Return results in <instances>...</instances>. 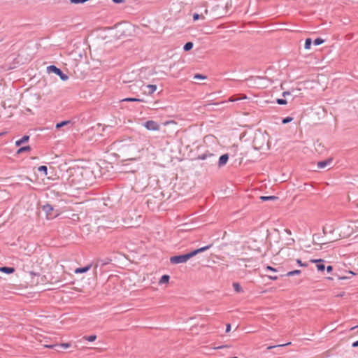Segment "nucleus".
I'll return each mask as SVG.
<instances>
[{
  "label": "nucleus",
  "instance_id": "f03ea898",
  "mask_svg": "<svg viewBox=\"0 0 358 358\" xmlns=\"http://www.w3.org/2000/svg\"><path fill=\"white\" fill-rule=\"evenodd\" d=\"M83 176V173L80 170H74L73 172L71 171L70 175L68 178V182L71 186H76L80 185L82 181L80 177Z\"/></svg>",
  "mask_w": 358,
  "mask_h": 358
},
{
  "label": "nucleus",
  "instance_id": "37998d69",
  "mask_svg": "<svg viewBox=\"0 0 358 358\" xmlns=\"http://www.w3.org/2000/svg\"><path fill=\"white\" fill-rule=\"evenodd\" d=\"M113 1L115 3H123L124 1V0H113Z\"/></svg>",
  "mask_w": 358,
  "mask_h": 358
},
{
  "label": "nucleus",
  "instance_id": "7c9ffc66",
  "mask_svg": "<svg viewBox=\"0 0 358 358\" xmlns=\"http://www.w3.org/2000/svg\"><path fill=\"white\" fill-rule=\"evenodd\" d=\"M276 103L279 105H285L287 103V101L285 99H277Z\"/></svg>",
  "mask_w": 358,
  "mask_h": 358
},
{
  "label": "nucleus",
  "instance_id": "7ed1b4c3",
  "mask_svg": "<svg viewBox=\"0 0 358 358\" xmlns=\"http://www.w3.org/2000/svg\"><path fill=\"white\" fill-rule=\"evenodd\" d=\"M47 71L49 73H53L55 75L58 76L60 79L63 81H66L69 79V76L65 74L61 69L57 67L55 65H50L47 67Z\"/></svg>",
  "mask_w": 358,
  "mask_h": 358
},
{
  "label": "nucleus",
  "instance_id": "a211bd4d",
  "mask_svg": "<svg viewBox=\"0 0 358 358\" xmlns=\"http://www.w3.org/2000/svg\"><path fill=\"white\" fill-rule=\"evenodd\" d=\"M210 154V152L209 151H207L205 153L203 154H201V155H199L196 157V159H198V160H207L208 158V155Z\"/></svg>",
  "mask_w": 358,
  "mask_h": 358
},
{
  "label": "nucleus",
  "instance_id": "72a5a7b5",
  "mask_svg": "<svg viewBox=\"0 0 358 358\" xmlns=\"http://www.w3.org/2000/svg\"><path fill=\"white\" fill-rule=\"evenodd\" d=\"M201 17V15L198 13H194L193 14V16H192V19L194 21H196L198 20H199Z\"/></svg>",
  "mask_w": 358,
  "mask_h": 358
},
{
  "label": "nucleus",
  "instance_id": "e433bc0d",
  "mask_svg": "<svg viewBox=\"0 0 358 358\" xmlns=\"http://www.w3.org/2000/svg\"><path fill=\"white\" fill-rule=\"evenodd\" d=\"M325 269L327 270V271L328 273H331V272H332V271H333V266H331V265H329V266H327V267H325Z\"/></svg>",
  "mask_w": 358,
  "mask_h": 358
},
{
  "label": "nucleus",
  "instance_id": "f8f14e48",
  "mask_svg": "<svg viewBox=\"0 0 358 358\" xmlns=\"http://www.w3.org/2000/svg\"><path fill=\"white\" fill-rule=\"evenodd\" d=\"M29 140V136L24 135L21 138L15 141V145L17 147L20 146L22 144L28 142Z\"/></svg>",
  "mask_w": 358,
  "mask_h": 358
},
{
  "label": "nucleus",
  "instance_id": "2f4dec72",
  "mask_svg": "<svg viewBox=\"0 0 358 358\" xmlns=\"http://www.w3.org/2000/svg\"><path fill=\"white\" fill-rule=\"evenodd\" d=\"M296 263H297L300 266H303V267H307V266H308V263H306H306H303V262H301V259H296Z\"/></svg>",
  "mask_w": 358,
  "mask_h": 358
},
{
  "label": "nucleus",
  "instance_id": "393cba45",
  "mask_svg": "<svg viewBox=\"0 0 358 358\" xmlns=\"http://www.w3.org/2000/svg\"><path fill=\"white\" fill-rule=\"evenodd\" d=\"M301 273V270L296 269V270L287 272L285 275L289 277V276H293L295 275H299Z\"/></svg>",
  "mask_w": 358,
  "mask_h": 358
},
{
  "label": "nucleus",
  "instance_id": "de8ad7c7",
  "mask_svg": "<svg viewBox=\"0 0 358 358\" xmlns=\"http://www.w3.org/2000/svg\"><path fill=\"white\" fill-rule=\"evenodd\" d=\"M348 273H350V274H351V275H356L353 271H348Z\"/></svg>",
  "mask_w": 358,
  "mask_h": 358
},
{
  "label": "nucleus",
  "instance_id": "bb28decb",
  "mask_svg": "<svg viewBox=\"0 0 358 358\" xmlns=\"http://www.w3.org/2000/svg\"><path fill=\"white\" fill-rule=\"evenodd\" d=\"M193 45H194V44H193V43H192V42H190V41L187 42V43L184 45V46H183V50H184V51H189V50H192V48H193Z\"/></svg>",
  "mask_w": 358,
  "mask_h": 358
},
{
  "label": "nucleus",
  "instance_id": "8fccbe9b",
  "mask_svg": "<svg viewBox=\"0 0 358 358\" xmlns=\"http://www.w3.org/2000/svg\"><path fill=\"white\" fill-rule=\"evenodd\" d=\"M357 333H358V331H357Z\"/></svg>",
  "mask_w": 358,
  "mask_h": 358
},
{
  "label": "nucleus",
  "instance_id": "20e7f679",
  "mask_svg": "<svg viewBox=\"0 0 358 358\" xmlns=\"http://www.w3.org/2000/svg\"><path fill=\"white\" fill-rule=\"evenodd\" d=\"M45 348H49V349H54L57 352H61V349H66L71 346V343H55V344H50V345H45Z\"/></svg>",
  "mask_w": 358,
  "mask_h": 358
},
{
  "label": "nucleus",
  "instance_id": "423d86ee",
  "mask_svg": "<svg viewBox=\"0 0 358 358\" xmlns=\"http://www.w3.org/2000/svg\"><path fill=\"white\" fill-rule=\"evenodd\" d=\"M312 263L316 264V267L318 271L324 272L325 270V261L322 259H312L310 261Z\"/></svg>",
  "mask_w": 358,
  "mask_h": 358
},
{
  "label": "nucleus",
  "instance_id": "4be33fe9",
  "mask_svg": "<svg viewBox=\"0 0 358 358\" xmlns=\"http://www.w3.org/2000/svg\"><path fill=\"white\" fill-rule=\"evenodd\" d=\"M38 171L40 173H43L45 176H48V167L45 165H42L38 167Z\"/></svg>",
  "mask_w": 358,
  "mask_h": 358
},
{
  "label": "nucleus",
  "instance_id": "4c0bfd02",
  "mask_svg": "<svg viewBox=\"0 0 358 358\" xmlns=\"http://www.w3.org/2000/svg\"><path fill=\"white\" fill-rule=\"evenodd\" d=\"M291 94L290 91H285L282 92V96L285 97Z\"/></svg>",
  "mask_w": 358,
  "mask_h": 358
},
{
  "label": "nucleus",
  "instance_id": "a19ab883",
  "mask_svg": "<svg viewBox=\"0 0 358 358\" xmlns=\"http://www.w3.org/2000/svg\"><path fill=\"white\" fill-rule=\"evenodd\" d=\"M269 279L273 280H276L278 277L277 275H268Z\"/></svg>",
  "mask_w": 358,
  "mask_h": 358
},
{
  "label": "nucleus",
  "instance_id": "c9c22d12",
  "mask_svg": "<svg viewBox=\"0 0 358 358\" xmlns=\"http://www.w3.org/2000/svg\"><path fill=\"white\" fill-rule=\"evenodd\" d=\"M266 271H274V272H276L277 271V269L275 268H273L271 266H267L266 267Z\"/></svg>",
  "mask_w": 358,
  "mask_h": 358
},
{
  "label": "nucleus",
  "instance_id": "412c9836",
  "mask_svg": "<svg viewBox=\"0 0 358 358\" xmlns=\"http://www.w3.org/2000/svg\"><path fill=\"white\" fill-rule=\"evenodd\" d=\"M232 285H233L234 290L236 292H238V293L243 292V289L238 282H234Z\"/></svg>",
  "mask_w": 358,
  "mask_h": 358
},
{
  "label": "nucleus",
  "instance_id": "a878e982",
  "mask_svg": "<svg viewBox=\"0 0 358 358\" xmlns=\"http://www.w3.org/2000/svg\"><path fill=\"white\" fill-rule=\"evenodd\" d=\"M246 98H247L246 96H244L243 97H238V95H234L229 98V101L234 102L238 100H241V99H246Z\"/></svg>",
  "mask_w": 358,
  "mask_h": 358
},
{
  "label": "nucleus",
  "instance_id": "c03bdc74",
  "mask_svg": "<svg viewBox=\"0 0 358 358\" xmlns=\"http://www.w3.org/2000/svg\"><path fill=\"white\" fill-rule=\"evenodd\" d=\"M339 278L341 279V280H345V279L350 278V277L349 276H342V277H340Z\"/></svg>",
  "mask_w": 358,
  "mask_h": 358
},
{
  "label": "nucleus",
  "instance_id": "ea45409f",
  "mask_svg": "<svg viewBox=\"0 0 358 358\" xmlns=\"http://www.w3.org/2000/svg\"><path fill=\"white\" fill-rule=\"evenodd\" d=\"M231 331V324H227L226 325V332L228 333Z\"/></svg>",
  "mask_w": 358,
  "mask_h": 358
},
{
  "label": "nucleus",
  "instance_id": "f3484780",
  "mask_svg": "<svg viewBox=\"0 0 358 358\" xmlns=\"http://www.w3.org/2000/svg\"><path fill=\"white\" fill-rule=\"evenodd\" d=\"M259 199L262 201H274L278 200V197L275 196H261Z\"/></svg>",
  "mask_w": 358,
  "mask_h": 358
},
{
  "label": "nucleus",
  "instance_id": "c85d7f7f",
  "mask_svg": "<svg viewBox=\"0 0 358 358\" xmlns=\"http://www.w3.org/2000/svg\"><path fill=\"white\" fill-rule=\"evenodd\" d=\"M324 42V40L322 39V38H315L313 41V43L315 45H321Z\"/></svg>",
  "mask_w": 358,
  "mask_h": 358
},
{
  "label": "nucleus",
  "instance_id": "ddd939ff",
  "mask_svg": "<svg viewBox=\"0 0 358 358\" xmlns=\"http://www.w3.org/2000/svg\"><path fill=\"white\" fill-rule=\"evenodd\" d=\"M15 271L14 267H8V266H2L0 268V271L6 273V274H11L14 273Z\"/></svg>",
  "mask_w": 358,
  "mask_h": 358
},
{
  "label": "nucleus",
  "instance_id": "473e14b6",
  "mask_svg": "<svg viewBox=\"0 0 358 358\" xmlns=\"http://www.w3.org/2000/svg\"><path fill=\"white\" fill-rule=\"evenodd\" d=\"M195 79H199V80H202V79H205L206 78V76L202 75V74H196L194 77Z\"/></svg>",
  "mask_w": 358,
  "mask_h": 358
},
{
  "label": "nucleus",
  "instance_id": "79ce46f5",
  "mask_svg": "<svg viewBox=\"0 0 358 358\" xmlns=\"http://www.w3.org/2000/svg\"><path fill=\"white\" fill-rule=\"evenodd\" d=\"M352 346L353 348H357V347H358V340H357V341H355V342H353V343H352Z\"/></svg>",
  "mask_w": 358,
  "mask_h": 358
},
{
  "label": "nucleus",
  "instance_id": "f704fd0d",
  "mask_svg": "<svg viewBox=\"0 0 358 358\" xmlns=\"http://www.w3.org/2000/svg\"><path fill=\"white\" fill-rule=\"evenodd\" d=\"M287 344H280V345H271V346L267 347V350H271V349H273V348H277V347H282V346H285Z\"/></svg>",
  "mask_w": 358,
  "mask_h": 358
},
{
  "label": "nucleus",
  "instance_id": "2eb2a0df",
  "mask_svg": "<svg viewBox=\"0 0 358 358\" xmlns=\"http://www.w3.org/2000/svg\"><path fill=\"white\" fill-rule=\"evenodd\" d=\"M208 162H207L209 165L213 166L216 164V155L213 153H211L208 155Z\"/></svg>",
  "mask_w": 358,
  "mask_h": 358
},
{
  "label": "nucleus",
  "instance_id": "b1692460",
  "mask_svg": "<svg viewBox=\"0 0 358 358\" xmlns=\"http://www.w3.org/2000/svg\"><path fill=\"white\" fill-rule=\"evenodd\" d=\"M30 150H31V147L29 145L22 146L17 150V153L20 154V153H22L24 152H28Z\"/></svg>",
  "mask_w": 358,
  "mask_h": 358
},
{
  "label": "nucleus",
  "instance_id": "aec40b11",
  "mask_svg": "<svg viewBox=\"0 0 358 358\" xmlns=\"http://www.w3.org/2000/svg\"><path fill=\"white\" fill-rule=\"evenodd\" d=\"M170 276L169 275H163L161 278L159 279V284H166L169 282Z\"/></svg>",
  "mask_w": 358,
  "mask_h": 358
},
{
  "label": "nucleus",
  "instance_id": "c756f323",
  "mask_svg": "<svg viewBox=\"0 0 358 358\" xmlns=\"http://www.w3.org/2000/svg\"><path fill=\"white\" fill-rule=\"evenodd\" d=\"M292 120H293V117L288 116L282 120V123L285 124L289 123Z\"/></svg>",
  "mask_w": 358,
  "mask_h": 358
},
{
  "label": "nucleus",
  "instance_id": "5701e85b",
  "mask_svg": "<svg viewBox=\"0 0 358 358\" xmlns=\"http://www.w3.org/2000/svg\"><path fill=\"white\" fill-rule=\"evenodd\" d=\"M313 44V41L310 38H307L305 41L304 48L309 50Z\"/></svg>",
  "mask_w": 358,
  "mask_h": 358
},
{
  "label": "nucleus",
  "instance_id": "39448f33",
  "mask_svg": "<svg viewBox=\"0 0 358 358\" xmlns=\"http://www.w3.org/2000/svg\"><path fill=\"white\" fill-rule=\"evenodd\" d=\"M143 125L150 131H158L160 129L159 124L154 120H148Z\"/></svg>",
  "mask_w": 358,
  "mask_h": 358
},
{
  "label": "nucleus",
  "instance_id": "dca6fc26",
  "mask_svg": "<svg viewBox=\"0 0 358 358\" xmlns=\"http://www.w3.org/2000/svg\"><path fill=\"white\" fill-rule=\"evenodd\" d=\"M146 88L148 89V91H146L145 93H147L149 95H151L156 91L157 85H148L146 86Z\"/></svg>",
  "mask_w": 358,
  "mask_h": 358
},
{
  "label": "nucleus",
  "instance_id": "49530a36",
  "mask_svg": "<svg viewBox=\"0 0 358 358\" xmlns=\"http://www.w3.org/2000/svg\"><path fill=\"white\" fill-rule=\"evenodd\" d=\"M357 327H358V326H357V325H356V326H354V327H352L350 328V329H349V330H350V331H352V330H354V329H357Z\"/></svg>",
  "mask_w": 358,
  "mask_h": 358
},
{
  "label": "nucleus",
  "instance_id": "cd10ccee",
  "mask_svg": "<svg viewBox=\"0 0 358 358\" xmlns=\"http://www.w3.org/2000/svg\"><path fill=\"white\" fill-rule=\"evenodd\" d=\"M83 338L89 342H93L96 339V336L95 334L90 336H85Z\"/></svg>",
  "mask_w": 358,
  "mask_h": 358
},
{
  "label": "nucleus",
  "instance_id": "0eeeda50",
  "mask_svg": "<svg viewBox=\"0 0 358 358\" xmlns=\"http://www.w3.org/2000/svg\"><path fill=\"white\" fill-rule=\"evenodd\" d=\"M42 209L46 213L48 218H53L56 216V215L52 213L54 208L51 204L46 203L43 205Z\"/></svg>",
  "mask_w": 358,
  "mask_h": 358
},
{
  "label": "nucleus",
  "instance_id": "6e6552de",
  "mask_svg": "<svg viewBox=\"0 0 358 358\" xmlns=\"http://www.w3.org/2000/svg\"><path fill=\"white\" fill-rule=\"evenodd\" d=\"M229 154L226 153L222 155H221L218 160V167H222L225 166L229 160Z\"/></svg>",
  "mask_w": 358,
  "mask_h": 358
},
{
  "label": "nucleus",
  "instance_id": "6ab92c4d",
  "mask_svg": "<svg viewBox=\"0 0 358 358\" xmlns=\"http://www.w3.org/2000/svg\"><path fill=\"white\" fill-rule=\"evenodd\" d=\"M69 124H71V121L70 120H63V121H62L60 122H57L56 124L55 127H56V129H60V128H62V127H63L64 126H66V125Z\"/></svg>",
  "mask_w": 358,
  "mask_h": 358
},
{
  "label": "nucleus",
  "instance_id": "9b49d317",
  "mask_svg": "<svg viewBox=\"0 0 358 358\" xmlns=\"http://www.w3.org/2000/svg\"><path fill=\"white\" fill-rule=\"evenodd\" d=\"M92 266V264H87L83 267H79L75 269L76 273H83L87 272Z\"/></svg>",
  "mask_w": 358,
  "mask_h": 358
},
{
  "label": "nucleus",
  "instance_id": "f257e3e1",
  "mask_svg": "<svg viewBox=\"0 0 358 358\" xmlns=\"http://www.w3.org/2000/svg\"><path fill=\"white\" fill-rule=\"evenodd\" d=\"M212 244L201 247L200 248L194 250L189 252H187L186 254L182 255H178L172 256L170 258V262L173 264H178L181 263H185L187 262L190 258L194 257L199 253L203 252L204 251H206L207 250L210 249L212 247Z\"/></svg>",
  "mask_w": 358,
  "mask_h": 358
},
{
  "label": "nucleus",
  "instance_id": "1a4fd4ad",
  "mask_svg": "<svg viewBox=\"0 0 358 358\" xmlns=\"http://www.w3.org/2000/svg\"><path fill=\"white\" fill-rule=\"evenodd\" d=\"M332 162H333V158H331V157L327 158L323 161H320L317 162V168L318 169H324L327 166L330 165L332 163Z\"/></svg>",
  "mask_w": 358,
  "mask_h": 358
},
{
  "label": "nucleus",
  "instance_id": "4468645a",
  "mask_svg": "<svg viewBox=\"0 0 358 358\" xmlns=\"http://www.w3.org/2000/svg\"><path fill=\"white\" fill-rule=\"evenodd\" d=\"M121 101L126 102H143L144 100L143 99L136 98V97H127L121 100Z\"/></svg>",
  "mask_w": 358,
  "mask_h": 358
},
{
  "label": "nucleus",
  "instance_id": "9d476101",
  "mask_svg": "<svg viewBox=\"0 0 358 358\" xmlns=\"http://www.w3.org/2000/svg\"><path fill=\"white\" fill-rule=\"evenodd\" d=\"M111 261H112V259L109 257H106L103 259H99L97 261V263L94 266V269L96 270L97 268V267L99 266V265H100L101 266H106V265L110 264L111 262Z\"/></svg>",
  "mask_w": 358,
  "mask_h": 358
},
{
  "label": "nucleus",
  "instance_id": "58836bf2",
  "mask_svg": "<svg viewBox=\"0 0 358 358\" xmlns=\"http://www.w3.org/2000/svg\"><path fill=\"white\" fill-rule=\"evenodd\" d=\"M229 345H220V346H217V347H215L214 349H223V348H229Z\"/></svg>",
  "mask_w": 358,
  "mask_h": 358
},
{
  "label": "nucleus",
  "instance_id": "a18cd8bd",
  "mask_svg": "<svg viewBox=\"0 0 358 358\" xmlns=\"http://www.w3.org/2000/svg\"><path fill=\"white\" fill-rule=\"evenodd\" d=\"M285 231L287 234H289V235L292 234V233H291V231H290L289 229H285Z\"/></svg>",
  "mask_w": 358,
  "mask_h": 358
},
{
  "label": "nucleus",
  "instance_id": "09e8293b",
  "mask_svg": "<svg viewBox=\"0 0 358 358\" xmlns=\"http://www.w3.org/2000/svg\"><path fill=\"white\" fill-rule=\"evenodd\" d=\"M2 134L0 133V136Z\"/></svg>",
  "mask_w": 358,
  "mask_h": 358
}]
</instances>
